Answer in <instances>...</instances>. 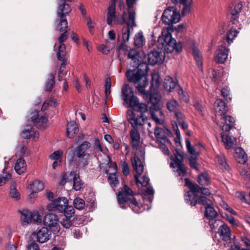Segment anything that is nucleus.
I'll list each match as a JSON object with an SVG mask.
<instances>
[{"instance_id": "nucleus-1", "label": "nucleus", "mask_w": 250, "mask_h": 250, "mask_svg": "<svg viewBox=\"0 0 250 250\" xmlns=\"http://www.w3.org/2000/svg\"><path fill=\"white\" fill-rule=\"evenodd\" d=\"M132 147L136 151L131 161L133 171L135 172L134 177L137 185L140 184L144 188L142 189V194L145 200L152 203L154 198V190L150 186H148L149 179L146 172H144V162L145 161V149L140 147V135L136 128H133L130 131Z\"/></svg>"}, {"instance_id": "nucleus-2", "label": "nucleus", "mask_w": 250, "mask_h": 250, "mask_svg": "<svg viewBox=\"0 0 250 250\" xmlns=\"http://www.w3.org/2000/svg\"><path fill=\"white\" fill-rule=\"evenodd\" d=\"M128 57L131 60V65L137 69L128 70L126 73L129 81L136 83V88L140 93L147 95L145 88L148 84L147 72L148 70V64L144 62L145 53L143 51L136 49H130Z\"/></svg>"}, {"instance_id": "nucleus-3", "label": "nucleus", "mask_w": 250, "mask_h": 250, "mask_svg": "<svg viewBox=\"0 0 250 250\" xmlns=\"http://www.w3.org/2000/svg\"><path fill=\"white\" fill-rule=\"evenodd\" d=\"M156 46L159 49L162 50L164 53H170L174 51L179 53L182 50L181 42H176L168 30H165L162 32V36L158 39Z\"/></svg>"}, {"instance_id": "nucleus-4", "label": "nucleus", "mask_w": 250, "mask_h": 250, "mask_svg": "<svg viewBox=\"0 0 250 250\" xmlns=\"http://www.w3.org/2000/svg\"><path fill=\"white\" fill-rule=\"evenodd\" d=\"M117 199L120 207L122 208H126L129 206L134 212L137 213L141 212L143 210L134 198L131 189L126 186L124 187V190L119 192Z\"/></svg>"}, {"instance_id": "nucleus-5", "label": "nucleus", "mask_w": 250, "mask_h": 250, "mask_svg": "<svg viewBox=\"0 0 250 250\" xmlns=\"http://www.w3.org/2000/svg\"><path fill=\"white\" fill-rule=\"evenodd\" d=\"M74 0H59V5L57 10V19L56 21V30L59 31H64L68 26L66 18V16L71 11V8L67 1L71 2Z\"/></svg>"}, {"instance_id": "nucleus-6", "label": "nucleus", "mask_w": 250, "mask_h": 250, "mask_svg": "<svg viewBox=\"0 0 250 250\" xmlns=\"http://www.w3.org/2000/svg\"><path fill=\"white\" fill-rule=\"evenodd\" d=\"M185 180L189 189L185 194V200L191 206H194L197 204V198L199 197V194H200L198 189L199 186L191 183L188 178H185Z\"/></svg>"}, {"instance_id": "nucleus-7", "label": "nucleus", "mask_w": 250, "mask_h": 250, "mask_svg": "<svg viewBox=\"0 0 250 250\" xmlns=\"http://www.w3.org/2000/svg\"><path fill=\"white\" fill-rule=\"evenodd\" d=\"M123 104L126 107L134 106L138 104V98L135 96L132 89L127 84L123 85L122 89Z\"/></svg>"}, {"instance_id": "nucleus-8", "label": "nucleus", "mask_w": 250, "mask_h": 250, "mask_svg": "<svg viewBox=\"0 0 250 250\" xmlns=\"http://www.w3.org/2000/svg\"><path fill=\"white\" fill-rule=\"evenodd\" d=\"M243 5L240 1H234L229 6V11L230 15V22L234 27L241 29L242 25L238 20L240 13L242 10Z\"/></svg>"}, {"instance_id": "nucleus-9", "label": "nucleus", "mask_w": 250, "mask_h": 250, "mask_svg": "<svg viewBox=\"0 0 250 250\" xmlns=\"http://www.w3.org/2000/svg\"><path fill=\"white\" fill-rule=\"evenodd\" d=\"M180 17V13L176 8L170 7L164 11L162 16V20L164 23L169 25L179 22Z\"/></svg>"}, {"instance_id": "nucleus-10", "label": "nucleus", "mask_w": 250, "mask_h": 250, "mask_svg": "<svg viewBox=\"0 0 250 250\" xmlns=\"http://www.w3.org/2000/svg\"><path fill=\"white\" fill-rule=\"evenodd\" d=\"M43 221L44 224L48 226L54 234L59 232L60 226L59 224V218L56 214L50 213L46 214Z\"/></svg>"}, {"instance_id": "nucleus-11", "label": "nucleus", "mask_w": 250, "mask_h": 250, "mask_svg": "<svg viewBox=\"0 0 250 250\" xmlns=\"http://www.w3.org/2000/svg\"><path fill=\"white\" fill-rule=\"evenodd\" d=\"M174 155L175 159H173V162L170 163V167L173 168H176L177 176H184L187 173V169L182 163L183 160V155L178 151H176Z\"/></svg>"}, {"instance_id": "nucleus-12", "label": "nucleus", "mask_w": 250, "mask_h": 250, "mask_svg": "<svg viewBox=\"0 0 250 250\" xmlns=\"http://www.w3.org/2000/svg\"><path fill=\"white\" fill-rule=\"evenodd\" d=\"M68 36L67 31L63 32L58 38V43L56 42L55 44L54 47L56 49L57 58L60 61H63L66 55V46L63 42L67 39Z\"/></svg>"}, {"instance_id": "nucleus-13", "label": "nucleus", "mask_w": 250, "mask_h": 250, "mask_svg": "<svg viewBox=\"0 0 250 250\" xmlns=\"http://www.w3.org/2000/svg\"><path fill=\"white\" fill-rule=\"evenodd\" d=\"M135 13L134 12H129L127 21V26L123 29V39L125 42L129 41L130 35V27L136 26Z\"/></svg>"}, {"instance_id": "nucleus-14", "label": "nucleus", "mask_w": 250, "mask_h": 250, "mask_svg": "<svg viewBox=\"0 0 250 250\" xmlns=\"http://www.w3.org/2000/svg\"><path fill=\"white\" fill-rule=\"evenodd\" d=\"M39 111L35 110L32 113L31 121L37 128L44 129L47 125V117L44 115L39 118Z\"/></svg>"}, {"instance_id": "nucleus-15", "label": "nucleus", "mask_w": 250, "mask_h": 250, "mask_svg": "<svg viewBox=\"0 0 250 250\" xmlns=\"http://www.w3.org/2000/svg\"><path fill=\"white\" fill-rule=\"evenodd\" d=\"M155 136L159 142L169 143L167 137L171 135L170 131L165 127H156L154 130Z\"/></svg>"}, {"instance_id": "nucleus-16", "label": "nucleus", "mask_w": 250, "mask_h": 250, "mask_svg": "<svg viewBox=\"0 0 250 250\" xmlns=\"http://www.w3.org/2000/svg\"><path fill=\"white\" fill-rule=\"evenodd\" d=\"M146 120L147 117L143 114H136L132 112L128 118V122L134 128H136L137 126L143 125Z\"/></svg>"}, {"instance_id": "nucleus-17", "label": "nucleus", "mask_w": 250, "mask_h": 250, "mask_svg": "<svg viewBox=\"0 0 250 250\" xmlns=\"http://www.w3.org/2000/svg\"><path fill=\"white\" fill-rule=\"evenodd\" d=\"M229 52V49L225 46H219L214 57L215 62L219 63H224L228 58Z\"/></svg>"}, {"instance_id": "nucleus-18", "label": "nucleus", "mask_w": 250, "mask_h": 250, "mask_svg": "<svg viewBox=\"0 0 250 250\" xmlns=\"http://www.w3.org/2000/svg\"><path fill=\"white\" fill-rule=\"evenodd\" d=\"M147 56L148 62L152 65L162 62L164 59V55L161 51L153 50L148 53Z\"/></svg>"}, {"instance_id": "nucleus-19", "label": "nucleus", "mask_w": 250, "mask_h": 250, "mask_svg": "<svg viewBox=\"0 0 250 250\" xmlns=\"http://www.w3.org/2000/svg\"><path fill=\"white\" fill-rule=\"evenodd\" d=\"M234 122V119L231 116H226L221 117L219 125L222 130L228 131L233 127Z\"/></svg>"}, {"instance_id": "nucleus-20", "label": "nucleus", "mask_w": 250, "mask_h": 250, "mask_svg": "<svg viewBox=\"0 0 250 250\" xmlns=\"http://www.w3.org/2000/svg\"><path fill=\"white\" fill-rule=\"evenodd\" d=\"M75 163L76 167L80 168H84L89 164L90 155L89 154L83 155H75Z\"/></svg>"}, {"instance_id": "nucleus-21", "label": "nucleus", "mask_w": 250, "mask_h": 250, "mask_svg": "<svg viewBox=\"0 0 250 250\" xmlns=\"http://www.w3.org/2000/svg\"><path fill=\"white\" fill-rule=\"evenodd\" d=\"M218 233L223 241H227L231 239L230 229L226 224H223L220 226L218 229Z\"/></svg>"}, {"instance_id": "nucleus-22", "label": "nucleus", "mask_w": 250, "mask_h": 250, "mask_svg": "<svg viewBox=\"0 0 250 250\" xmlns=\"http://www.w3.org/2000/svg\"><path fill=\"white\" fill-rule=\"evenodd\" d=\"M50 235V231L48 228L42 227L37 233V240L40 243H44L49 240Z\"/></svg>"}, {"instance_id": "nucleus-23", "label": "nucleus", "mask_w": 250, "mask_h": 250, "mask_svg": "<svg viewBox=\"0 0 250 250\" xmlns=\"http://www.w3.org/2000/svg\"><path fill=\"white\" fill-rule=\"evenodd\" d=\"M175 117L176 119V125L173 126V129L175 131V133L176 135V138H175V142L177 143L178 141L180 140L181 138V135L180 130H179L178 127H177V124L179 123H182V122L184 121L185 120V116L183 115V114L179 111H177L175 112Z\"/></svg>"}, {"instance_id": "nucleus-24", "label": "nucleus", "mask_w": 250, "mask_h": 250, "mask_svg": "<svg viewBox=\"0 0 250 250\" xmlns=\"http://www.w3.org/2000/svg\"><path fill=\"white\" fill-rule=\"evenodd\" d=\"M21 136L24 139L33 138V139L36 140L39 138V133L35 131L32 127L27 125V128L21 132Z\"/></svg>"}, {"instance_id": "nucleus-25", "label": "nucleus", "mask_w": 250, "mask_h": 250, "mask_svg": "<svg viewBox=\"0 0 250 250\" xmlns=\"http://www.w3.org/2000/svg\"><path fill=\"white\" fill-rule=\"evenodd\" d=\"M174 3H179L183 6L182 14L185 16L190 12L192 0H171Z\"/></svg>"}, {"instance_id": "nucleus-26", "label": "nucleus", "mask_w": 250, "mask_h": 250, "mask_svg": "<svg viewBox=\"0 0 250 250\" xmlns=\"http://www.w3.org/2000/svg\"><path fill=\"white\" fill-rule=\"evenodd\" d=\"M221 135L222 141L224 143L226 148L229 149L233 147L236 144V138L224 133H222Z\"/></svg>"}, {"instance_id": "nucleus-27", "label": "nucleus", "mask_w": 250, "mask_h": 250, "mask_svg": "<svg viewBox=\"0 0 250 250\" xmlns=\"http://www.w3.org/2000/svg\"><path fill=\"white\" fill-rule=\"evenodd\" d=\"M215 111L218 115H225L227 111V107L225 102L221 99H217L214 103Z\"/></svg>"}, {"instance_id": "nucleus-28", "label": "nucleus", "mask_w": 250, "mask_h": 250, "mask_svg": "<svg viewBox=\"0 0 250 250\" xmlns=\"http://www.w3.org/2000/svg\"><path fill=\"white\" fill-rule=\"evenodd\" d=\"M146 91L147 92V91L146 90ZM147 92H148V94L147 95H145L142 93L141 94L145 96H149V101L153 106V109H154L156 112L161 113V111L159 110V107L158 106V104L160 102V96L158 95V94L150 95L149 92L147 91ZM150 108L152 109V107H150Z\"/></svg>"}, {"instance_id": "nucleus-29", "label": "nucleus", "mask_w": 250, "mask_h": 250, "mask_svg": "<svg viewBox=\"0 0 250 250\" xmlns=\"http://www.w3.org/2000/svg\"><path fill=\"white\" fill-rule=\"evenodd\" d=\"M69 176L73 179L74 189L76 191L80 190L83 187V183L80 179L79 174L74 171H71Z\"/></svg>"}, {"instance_id": "nucleus-30", "label": "nucleus", "mask_w": 250, "mask_h": 250, "mask_svg": "<svg viewBox=\"0 0 250 250\" xmlns=\"http://www.w3.org/2000/svg\"><path fill=\"white\" fill-rule=\"evenodd\" d=\"M234 157L238 163L244 164L247 160V156L244 149L241 147H237L235 150Z\"/></svg>"}, {"instance_id": "nucleus-31", "label": "nucleus", "mask_w": 250, "mask_h": 250, "mask_svg": "<svg viewBox=\"0 0 250 250\" xmlns=\"http://www.w3.org/2000/svg\"><path fill=\"white\" fill-rule=\"evenodd\" d=\"M78 131V126L75 122L71 121L68 124L67 127V136L69 138H73L75 134L77 133Z\"/></svg>"}, {"instance_id": "nucleus-32", "label": "nucleus", "mask_w": 250, "mask_h": 250, "mask_svg": "<svg viewBox=\"0 0 250 250\" xmlns=\"http://www.w3.org/2000/svg\"><path fill=\"white\" fill-rule=\"evenodd\" d=\"M14 168L16 172L19 174L24 172L26 169V164L24 159L22 158L18 159L15 164Z\"/></svg>"}, {"instance_id": "nucleus-33", "label": "nucleus", "mask_w": 250, "mask_h": 250, "mask_svg": "<svg viewBox=\"0 0 250 250\" xmlns=\"http://www.w3.org/2000/svg\"><path fill=\"white\" fill-rule=\"evenodd\" d=\"M116 5H110L108 7V12L107 14V23L108 25H111L113 21H115L116 16L115 14Z\"/></svg>"}, {"instance_id": "nucleus-34", "label": "nucleus", "mask_w": 250, "mask_h": 250, "mask_svg": "<svg viewBox=\"0 0 250 250\" xmlns=\"http://www.w3.org/2000/svg\"><path fill=\"white\" fill-rule=\"evenodd\" d=\"M176 84V82L172 78L169 76L166 77L164 83V87L167 91H171L175 88Z\"/></svg>"}, {"instance_id": "nucleus-35", "label": "nucleus", "mask_w": 250, "mask_h": 250, "mask_svg": "<svg viewBox=\"0 0 250 250\" xmlns=\"http://www.w3.org/2000/svg\"><path fill=\"white\" fill-rule=\"evenodd\" d=\"M91 144L88 141H84L80 145L77 146L75 150V155H83L88 154L86 151L90 147Z\"/></svg>"}, {"instance_id": "nucleus-36", "label": "nucleus", "mask_w": 250, "mask_h": 250, "mask_svg": "<svg viewBox=\"0 0 250 250\" xmlns=\"http://www.w3.org/2000/svg\"><path fill=\"white\" fill-rule=\"evenodd\" d=\"M30 189L32 193L30 194V198L32 197L34 193L42 190L44 188L43 183L39 180H35L32 184H30Z\"/></svg>"}, {"instance_id": "nucleus-37", "label": "nucleus", "mask_w": 250, "mask_h": 250, "mask_svg": "<svg viewBox=\"0 0 250 250\" xmlns=\"http://www.w3.org/2000/svg\"><path fill=\"white\" fill-rule=\"evenodd\" d=\"M92 149L95 156L98 158L99 156L101 155V153L103 152V149L99 139L96 138L94 140L92 144Z\"/></svg>"}, {"instance_id": "nucleus-38", "label": "nucleus", "mask_w": 250, "mask_h": 250, "mask_svg": "<svg viewBox=\"0 0 250 250\" xmlns=\"http://www.w3.org/2000/svg\"><path fill=\"white\" fill-rule=\"evenodd\" d=\"M167 107L169 111L175 113L179 110L180 106L176 100L172 99L167 102Z\"/></svg>"}, {"instance_id": "nucleus-39", "label": "nucleus", "mask_w": 250, "mask_h": 250, "mask_svg": "<svg viewBox=\"0 0 250 250\" xmlns=\"http://www.w3.org/2000/svg\"><path fill=\"white\" fill-rule=\"evenodd\" d=\"M21 220L22 225L24 226H27L32 221L30 211L28 210H23L21 211Z\"/></svg>"}, {"instance_id": "nucleus-40", "label": "nucleus", "mask_w": 250, "mask_h": 250, "mask_svg": "<svg viewBox=\"0 0 250 250\" xmlns=\"http://www.w3.org/2000/svg\"><path fill=\"white\" fill-rule=\"evenodd\" d=\"M56 202L57 210L60 212H62L65 207L68 205V200L65 197H59L56 199Z\"/></svg>"}, {"instance_id": "nucleus-41", "label": "nucleus", "mask_w": 250, "mask_h": 250, "mask_svg": "<svg viewBox=\"0 0 250 250\" xmlns=\"http://www.w3.org/2000/svg\"><path fill=\"white\" fill-rule=\"evenodd\" d=\"M215 161L218 163V165L222 167V168L226 170H228L229 166L227 164L226 160L225 157L223 154L217 155L215 158Z\"/></svg>"}, {"instance_id": "nucleus-42", "label": "nucleus", "mask_w": 250, "mask_h": 250, "mask_svg": "<svg viewBox=\"0 0 250 250\" xmlns=\"http://www.w3.org/2000/svg\"><path fill=\"white\" fill-rule=\"evenodd\" d=\"M145 40L144 38L143 33L139 32L134 38V44L138 48L142 47L145 44Z\"/></svg>"}, {"instance_id": "nucleus-43", "label": "nucleus", "mask_w": 250, "mask_h": 250, "mask_svg": "<svg viewBox=\"0 0 250 250\" xmlns=\"http://www.w3.org/2000/svg\"><path fill=\"white\" fill-rule=\"evenodd\" d=\"M205 215L207 218L209 220L216 218L217 216V213L212 207L208 205L206 207Z\"/></svg>"}, {"instance_id": "nucleus-44", "label": "nucleus", "mask_w": 250, "mask_h": 250, "mask_svg": "<svg viewBox=\"0 0 250 250\" xmlns=\"http://www.w3.org/2000/svg\"><path fill=\"white\" fill-rule=\"evenodd\" d=\"M108 182L112 188L115 187L118 185L119 181L116 172L110 173L108 174Z\"/></svg>"}, {"instance_id": "nucleus-45", "label": "nucleus", "mask_w": 250, "mask_h": 250, "mask_svg": "<svg viewBox=\"0 0 250 250\" xmlns=\"http://www.w3.org/2000/svg\"><path fill=\"white\" fill-rule=\"evenodd\" d=\"M238 32L237 30L233 27L230 28L227 34V41L228 44H230L234 39V38L237 36Z\"/></svg>"}, {"instance_id": "nucleus-46", "label": "nucleus", "mask_w": 250, "mask_h": 250, "mask_svg": "<svg viewBox=\"0 0 250 250\" xmlns=\"http://www.w3.org/2000/svg\"><path fill=\"white\" fill-rule=\"evenodd\" d=\"M55 84V75L53 73H50L48 80L46 81L45 86V89L46 91H51L54 87Z\"/></svg>"}, {"instance_id": "nucleus-47", "label": "nucleus", "mask_w": 250, "mask_h": 250, "mask_svg": "<svg viewBox=\"0 0 250 250\" xmlns=\"http://www.w3.org/2000/svg\"><path fill=\"white\" fill-rule=\"evenodd\" d=\"M241 175L246 180H250V170L247 166H241L239 167Z\"/></svg>"}, {"instance_id": "nucleus-48", "label": "nucleus", "mask_w": 250, "mask_h": 250, "mask_svg": "<svg viewBox=\"0 0 250 250\" xmlns=\"http://www.w3.org/2000/svg\"><path fill=\"white\" fill-rule=\"evenodd\" d=\"M229 242L228 244L229 248V250H241V246L240 244L235 240V236H234L233 238L229 240Z\"/></svg>"}, {"instance_id": "nucleus-49", "label": "nucleus", "mask_w": 250, "mask_h": 250, "mask_svg": "<svg viewBox=\"0 0 250 250\" xmlns=\"http://www.w3.org/2000/svg\"><path fill=\"white\" fill-rule=\"evenodd\" d=\"M197 181L202 186H207L209 184V178L207 173H203L198 177Z\"/></svg>"}, {"instance_id": "nucleus-50", "label": "nucleus", "mask_w": 250, "mask_h": 250, "mask_svg": "<svg viewBox=\"0 0 250 250\" xmlns=\"http://www.w3.org/2000/svg\"><path fill=\"white\" fill-rule=\"evenodd\" d=\"M10 195L12 198L15 200H19L20 199V194L16 188L15 183L12 184L10 186Z\"/></svg>"}, {"instance_id": "nucleus-51", "label": "nucleus", "mask_w": 250, "mask_h": 250, "mask_svg": "<svg viewBox=\"0 0 250 250\" xmlns=\"http://www.w3.org/2000/svg\"><path fill=\"white\" fill-rule=\"evenodd\" d=\"M58 104V103L54 98L50 97V99L48 101H45L44 102L42 107V110L44 111L47 108L48 105L56 106Z\"/></svg>"}, {"instance_id": "nucleus-52", "label": "nucleus", "mask_w": 250, "mask_h": 250, "mask_svg": "<svg viewBox=\"0 0 250 250\" xmlns=\"http://www.w3.org/2000/svg\"><path fill=\"white\" fill-rule=\"evenodd\" d=\"M177 92L181 100L187 102L188 101V97L186 92L184 91L182 88L179 85L178 86Z\"/></svg>"}, {"instance_id": "nucleus-53", "label": "nucleus", "mask_w": 250, "mask_h": 250, "mask_svg": "<svg viewBox=\"0 0 250 250\" xmlns=\"http://www.w3.org/2000/svg\"><path fill=\"white\" fill-rule=\"evenodd\" d=\"M151 78V85L158 87L161 83L160 78L158 73L156 72L152 73Z\"/></svg>"}, {"instance_id": "nucleus-54", "label": "nucleus", "mask_w": 250, "mask_h": 250, "mask_svg": "<svg viewBox=\"0 0 250 250\" xmlns=\"http://www.w3.org/2000/svg\"><path fill=\"white\" fill-rule=\"evenodd\" d=\"M130 107L136 108V109L140 112V114H143L147 111V106L146 104L144 103H140L138 100V104L134 106H130Z\"/></svg>"}, {"instance_id": "nucleus-55", "label": "nucleus", "mask_w": 250, "mask_h": 250, "mask_svg": "<svg viewBox=\"0 0 250 250\" xmlns=\"http://www.w3.org/2000/svg\"><path fill=\"white\" fill-rule=\"evenodd\" d=\"M192 54L194 56V59L196 61V63L199 67H202V62L201 57L198 50L195 48L192 50Z\"/></svg>"}, {"instance_id": "nucleus-56", "label": "nucleus", "mask_w": 250, "mask_h": 250, "mask_svg": "<svg viewBox=\"0 0 250 250\" xmlns=\"http://www.w3.org/2000/svg\"><path fill=\"white\" fill-rule=\"evenodd\" d=\"M208 224L210 228L212 230L216 229L219 225H222V222L220 220L216 219L215 218H213L209 220Z\"/></svg>"}, {"instance_id": "nucleus-57", "label": "nucleus", "mask_w": 250, "mask_h": 250, "mask_svg": "<svg viewBox=\"0 0 250 250\" xmlns=\"http://www.w3.org/2000/svg\"><path fill=\"white\" fill-rule=\"evenodd\" d=\"M74 207L79 210L83 209L84 206V201L80 198H76L74 200Z\"/></svg>"}, {"instance_id": "nucleus-58", "label": "nucleus", "mask_w": 250, "mask_h": 250, "mask_svg": "<svg viewBox=\"0 0 250 250\" xmlns=\"http://www.w3.org/2000/svg\"><path fill=\"white\" fill-rule=\"evenodd\" d=\"M62 212L64 213V216L67 218H71L74 214V209L72 206H66L65 209Z\"/></svg>"}, {"instance_id": "nucleus-59", "label": "nucleus", "mask_w": 250, "mask_h": 250, "mask_svg": "<svg viewBox=\"0 0 250 250\" xmlns=\"http://www.w3.org/2000/svg\"><path fill=\"white\" fill-rule=\"evenodd\" d=\"M62 155V151L61 150H57L54 151L49 156V159L54 161H59V162H61V157Z\"/></svg>"}, {"instance_id": "nucleus-60", "label": "nucleus", "mask_w": 250, "mask_h": 250, "mask_svg": "<svg viewBox=\"0 0 250 250\" xmlns=\"http://www.w3.org/2000/svg\"><path fill=\"white\" fill-rule=\"evenodd\" d=\"M30 215L31 216L32 221L38 223H41L42 222V217L38 211H30Z\"/></svg>"}, {"instance_id": "nucleus-61", "label": "nucleus", "mask_w": 250, "mask_h": 250, "mask_svg": "<svg viewBox=\"0 0 250 250\" xmlns=\"http://www.w3.org/2000/svg\"><path fill=\"white\" fill-rule=\"evenodd\" d=\"M126 16L127 14L125 11H124L123 14L122 16H116L115 21L117 24H123L125 23H127V20H126Z\"/></svg>"}, {"instance_id": "nucleus-62", "label": "nucleus", "mask_w": 250, "mask_h": 250, "mask_svg": "<svg viewBox=\"0 0 250 250\" xmlns=\"http://www.w3.org/2000/svg\"><path fill=\"white\" fill-rule=\"evenodd\" d=\"M160 148L162 150L163 153L166 155H168L169 154V150L168 149V146L171 145V143L169 141V143H167L166 142H160Z\"/></svg>"}, {"instance_id": "nucleus-63", "label": "nucleus", "mask_w": 250, "mask_h": 250, "mask_svg": "<svg viewBox=\"0 0 250 250\" xmlns=\"http://www.w3.org/2000/svg\"><path fill=\"white\" fill-rule=\"evenodd\" d=\"M210 201L208 200L206 197L201 196V194H199V197L197 198V203L202 205H209Z\"/></svg>"}, {"instance_id": "nucleus-64", "label": "nucleus", "mask_w": 250, "mask_h": 250, "mask_svg": "<svg viewBox=\"0 0 250 250\" xmlns=\"http://www.w3.org/2000/svg\"><path fill=\"white\" fill-rule=\"evenodd\" d=\"M219 73H217L216 71L213 69H211L208 71V77H209L212 81L214 82L218 83V76Z\"/></svg>"}]
</instances>
